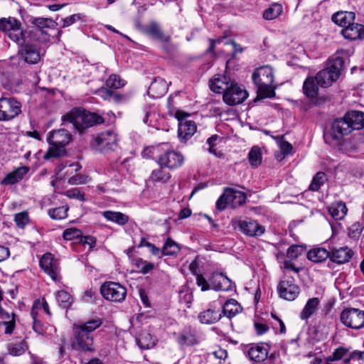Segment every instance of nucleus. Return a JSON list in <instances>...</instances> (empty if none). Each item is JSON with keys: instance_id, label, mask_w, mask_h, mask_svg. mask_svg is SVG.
<instances>
[{"instance_id": "f257e3e1", "label": "nucleus", "mask_w": 364, "mask_h": 364, "mask_svg": "<svg viewBox=\"0 0 364 364\" xmlns=\"http://www.w3.org/2000/svg\"><path fill=\"white\" fill-rule=\"evenodd\" d=\"M62 121L72 123L77 132L83 134L89 128L103 124L105 119L97 112L82 107H75L62 116Z\"/></svg>"}, {"instance_id": "f03ea898", "label": "nucleus", "mask_w": 364, "mask_h": 364, "mask_svg": "<svg viewBox=\"0 0 364 364\" xmlns=\"http://www.w3.org/2000/svg\"><path fill=\"white\" fill-rule=\"evenodd\" d=\"M252 78L254 84L257 86L258 98H272L275 96L274 87H272L274 74L270 66L259 68L253 73Z\"/></svg>"}, {"instance_id": "7ed1b4c3", "label": "nucleus", "mask_w": 364, "mask_h": 364, "mask_svg": "<svg viewBox=\"0 0 364 364\" xmlns=\"http://www.w3.org/2000/svg\"><path fill=\"white\" fill-rule=\"evenodd\" d=\"M71 133L65 129L53 130L49 133L47 141L50 147L44 155L48 160L51 158H59L66 154L65 146L72 141Z\"/></svg>"}, {"instance_id": "20e7f679", "label": "nucleus", "mask_w": 364, "mask_h": 364, "mask_svg": "<svg viewBox=\"0 0 364 364\" xmlns=\"http://www.w3.org/2000/svg\"><path fill=\"white\" fill-rule=\"evenodd\" d=\"M28 22L33 26V29L30 31L29 35L36 41L41 43L50 42L51 35L48 30L55 29L58 23L50 18L31 16Z\"/></svg>"}, {"instance_id": "39448f33", "label": "nucleus", "mask_w": 364, "mask_h": 364, "mask_svg": "<svg viewBox=\"0 0 364 364\" xmlns=\"http://www.w3.org/2000/svg\"><path fill=\"white\" fill-rule=\"evenodd\" d=\"M343 66L344 60L341 57L330 60L326 68L320 70L315 76L317 83L323 87L331 86L340 77Z\"/></svg>"}, {"instance_id": "423d86ee", "label": "nucleus", "mask_w": 364, "mask_h": 364, "mask_svg": "<svg viewBox=\"0 0 364 364\" xmlns=\"http://www.w3.org/2000/svg\"><path fill=\"white\" fill-rule=\"evenodd\" d=\"M352 132L351 127L349 125L346 117L344 114L343 117L336 118L331 124V130L324 132L323 139L326 144L331 146L340 145V149H343V145L341 144V139Z\"/></svg>"}, {"instance_id": "0eeeda50", "label": "nucleus", "mask_w": 364, "mask_h": 364, "mask_svg": "<svg viewBox=\"0 0 364 364\" xmlns=\"http://www.w3.org/2000/svg\"><path fill=\"white\" fill-rule=\"evenodd\" d=\"M0 31L6 33L10 40L16 43L24 42L25 32L20 21L14 18H1Z\"/></svg>"}, {"instance_id": "6e6552de", "label": "nucleus", "mask_w": 364, "mask_h": 364, "mask_svg": "<svg viewBox=\"0 0 364 364\" xmlns=\"http://www.w3.org/2000/svg\"><path fill=\"white\" fill-rule=\"evenodd\" d=\"M190 114L182 110H176L174 117L178 121V136L181 142L186 143L196 132L197 126L194 121L186 120Z\"/></svg>"}, {"instance_id": "1a4fd4ad", "label": "nucleus", "mask_w": 364, "mask_h": 364, "mask_svg": "<svg viewBox=\"0 0 364 364\" xmlns=\"http://www.w3.org/2000/svg\"><path fill=\"white\" fill-rule=\"evenodd\" d=\"M72 347L74 350L84 352H94L95 350L92 336L76 326L75 324L73 326Z\"/></svg>"}, {"instance_id": "9d476101", "label": "nucleus", "mask_w": 364, "mask_h": 364, "mask_svg": "<svg viewBox=\"0 0 364 364\" xmlns=\"http://www.w3.org/2000/svg\"><path fill=\"white\" fill-rule=\"evenodd\" d=\"M100 294L106 300L122 302L127 296V289L117 282H106L100 287Z\"/></svg>"}, {"instance_id": "9b49d317", "label": "nucleus", "mask_w": 364, "mask_h": 364, "mask_svg": "<svg viewBox=\"0 0 364 364\" xmlns=\"http://www.w3.org/2000/svg\"><path fill=\"white\" fill-rule=\"evenodd\" d=\"M341 323L346 327L353 329H360L364 327V311L355 308H346L340 315Z\"/></svg>"}, {"instance_id": "f8f14e48", "label": "nucleus", "mask_w": 364, "mask_h": 364, "mask_svg": "<svg viewBox=\"0 0 364 364\" xmlns=\"http://www.w3.org/2000/svg\"><path fill=\"white\" fill-rule=\"evenodd\" d=\"M176 341L182 349L198 345L200 339L195 327L188 325L178 333H173Z\"/></svg>"}, {"instance_id": "ddd939ff", "label": "nucleus", "mask_w": 364, "mask_h": 364, "mask_svg": "<svg viewBox=\"0 0 364 364\" xmlns=\"http://www.w3.org/2000/svg\"><path fill=\"white\" fill-rule=\"evenodd\" d=\"M21 112V103L13 97L0 98V121H10Z\"/></svg>"}, {"instance_id": "4468645a", "label": "nucleus", "mask_w": 364, "mask_h": 364, "mask_svg": "<svg viewBox=\"0 0 364 364\" xmlns=\"http://www.w3.org/2000/svg\"><path fill=\"white\" fill-rule=\"evenodd\" d=\"M330 252L329 261L327 262V267L330 269H334L337 265L348 263L354 255L353 251L346 246L332 247Z\"/></svg>"}, {"instance_id": "2eb2a0df", "label": "nucleus", "mask_w": 364, "mask_h": 364, "mask_svg": "<svg viewBox=\"0 0 364 364\" xmlns=\"http://www.w3.org/2000/svg\"><path fill=\"white\" fill-rule=\"evenodd\" d=\"M270 346L267 343H251L246 346L244 353L248 358L255 363H262L267 360Z\"/></svg>"}, {"instance_id": "dca6fc26", "label": "nucleus", "mask_w": 364, "mask_h": 364, "mask_svg": "<svg viewBox=\"0 0 364 364\" xmlns=\"http://www.w3.org/2000/svg\"><path fill=\"white\" fill-rule=\"evenodd\" d=\"M18 46V55L19 59L29 65H35L40 62L41 55L39 49L33 44L24 42L16 43Z\"/></svg>"}, {"instance_id": "f3484780", "label": "nucleus", "mask_w": 364, "mask_h": 364, "mask_svg": "<svg viewBox=\"0 0 364 364\" xmlns=\"http://www.w3.org/2000/svg\"><path fill=\"white\" fill-rule=\"evenodd\" d=\"M277 291L280 298L287 301H294L299 296L300 288L295 284L293 277H287L279 282Z\"/></svg>"}, {"instance_id": "a211bd4d", "label": "nucleus", "mask_w": 364, "mask_h": 364, "mask_svg": "<svg viewBox=\"0 0 364 364\" xmlns=\"http://www.w3.org/2000/svg\"><path fill=\"white\" fill-rule=\"evenodd\" d=\"M90 145L99 151L114 149L117 146V135L112 131L102 132L92 136Z\"/></svg>"}, {"instance_id": "6ab92c4d", "label": "nucleus", "mask_w": 364, "mask_h": 364, "mask_svg": "<svg viewBox=\"0 0 364 364\" xmlns=\"http://www.w3.org/2000/svg\"><path fill=\"white\" fill-rule=\"evenodd\" d=\"M184 162V156L178 151L168 150L161 154L157 160L159 166L171 170L181 167Z\"/></svg>"}, {"instance_id": "aec40b11", "label": "nucleus", "mask_w": 364, "mask_h": 364, "mask_svg": "<svg viewBox=\"0 0 364 364\" xmlns=\"http://www.w3.org/2000/svg\"><path fill=\"white\" fill-rule=\"evenodd\" d=\"M246 90L242 89L238 85L232 82L229 88L223 95L224 102L229 105H236L243 102L247 97Z\"/></svg>"}, {"instance_id": "412c9836", "label": "nucleus", "mask_w": 364, "mask_h": 364, "mask_svg": "<svg viewBox=\"0 0 364 364\" xmlns=\"http://www.w3.org/2000/svg\"><path fill=\"white\" fill-rule=\"evenodd\" d=\"M40 267L47 273L53 280L56 281L59 278L60 267L58 262L50 253H46L40 259Z\"/></svg>"}, {"instance_id": "4be33fe9", "label": "nucleus", "mask_w": 364, "mask_h": 364, "mask_svg": "<svg viewBox=\"0 0 364 364\" xmlns=\"http://www.w3.org/2000/svg\"><path fill=\"white\" fill-rule=\"evenodd\" d=\"M144 33L152 40L165 43L171 40V36L163 31L161 26L156 21H151L144 28Z\"/></svg>"}, {"instance_id": "5701e85b", "label": "nucleus", "mask_w": 364, "mask_h": 364, "mask_svg": "<svg viewBox=\"0 0 364 364\" xmlns=\"http://www.w3.org/2000/svg\"><path fill=\"white\" fill-rule=\"evenodd\" d=\"M240 230L245 235L258 237L264 234L265 228L255 220H242L238 224Z\"/></svg>"}, {"instance_id": "b1692460", "label": "nucleus", "mask_w": 364, "mask_h": 364, "mask_svg": "<svg viewBox=\"0 0 364 364\" xmlns=\"http://www.w3.org/2000/svg\"><path fill=\"white\" fill-rule=\"evenodd\" d=\"M222 318L220 309L212 307L211 306L199 313L198 319L202 324L211 325L218 322Z\"/></svg>"}, {"instance_id": "393cba45", "label": "nucleus", "mask_w": 364, "mask_h": 364, "mask_svg": "<svg viewBox=\"0 0 364 364\" xmlns=\"http://www.w3.org/2000/svg\"><path fill=\"white\" fill-rule=\"evenodd\" d=\"M168 85L160 77H155L148 88V95L153 98H159L165 95Z\"/></svg>"}, {"instance_id": "a878e982", "label": "nucleus", "mask_w": 364, "mask_h": 364, "mask_svg": "<svg viewBox=\"0 0 364 364\" xmlns=\"http://www.w3.org/2000/svg\"><path fill=\"white\" fill-rule=\"evenodd\" d=\"M341 34L346 39L355 41L364 38V26L358 23H352L341 31Z\"/></svg>"}, {"instance_id": "bb28decb", "label": "nucleus", "mask_w": 364, "mask_h": 364, "mask_svg": "<svg viewBox=\"0 0 364 364\" xmlns=\"http://www.w3.org/2000/svg\"><path fill=\"white\" fill-rule=\"evenodd\" d=\"M29 171L27 166H21L9 173L1 181V185H14L21 181Z\"/></svg>"}, {"instance_id": "cd10ccee", "label": "nucleus", "mask_w": 364, "mask_h": 364, "mask_svg": "<svg viewBox=\"0 0 364 364\" xmlns=\"http://www.w3.org/2000/svg\"><path fill=\"white\" fill-rule=\"evenodd\" d=\"M346 119L353 130H359L364 128V112L361 111L350 110L345 114Z\"/></svg>"}, {"instance_id": "c85d7f7f", "label": "nucleus", "mask_w": 364, "mask_h": 364, "mask_svg": "<svg viewBox=\"0 0 364 364\" xmlns=\"http://www.w3.org/2000/svg\"><path fill=\"white\" fill-rule=\"evenodd\" d=\"M232 82L228 76L221 75L218 77H214L210 81V87L214 92L224 94Z\"/></svg>"}, {"instance_id": "c756f323", "label": "nucleus", "mask_w": 364, "mask_h": 364, "mask_svg": "<svg viewBox=\"0 0 364 364\" xmlns=\"http://www.w3.org/2000/svg\"><path fill=\"white\" fill-rule=\"evenodd\" d=\"M355 18V13L342 11L336 12L331 17L332 21L343 28L353 23Z\"/></svg>"}, {"instance_id": "7c9ffc66", "label": "nucleus", "mask_w": 364, "mask_h": 364, "mask_svg": "<svg viewBox=\"0 0 364 364\" xmlns=\"http://www.w3.org/2000/svg\"><path fill=\"white\" fill-rule=\"evenodd\" d=\"M330 250L324 247H318L311 249L308 251L306 257L314 263H322L330 257Z\"/></svg>"}, {"instance_id": "2f4dec72", "label": "nucleus", "mask_w": 364, "mask_h": 364, "mask_svg": "<svg viewBox=\"0 0 364 364\" xmlns=\"http://www.w3.org/2000/svg\"><path fill=\"white\" fill-rule=\"evenodd\" d=\"M242 309L240 304L235 299H230L223 304L220 314L222 317L226 316L230 319L239 314Z\"/></svg>"}, {"instance_id": "473e14b6", "label": "nucleus", "mask_w": 364, "mask_h": 364, "mask_svg": "<svg viewBox=\"0 0 364 364\" xmlns=\"http://www.w3.org/2000/svg\"><path fill=\"white\" fill-rule=\"evenodd\" d=\"M319 304L320 300L317 297L308 299L300 313V318L304 321L308 320L318 310Z\"/></svg>"}, {"instance_id": "72a5a7b5", "label": "nucleus", "mask_w": 364, "mask_h": 364, "mask_svg": "<svg viewBox=\"0 0 364 364\" xmlns=\"http://www.w3.org/2000/svg\"><path fill=\"white\" fill-rule=\"evenodd\" d=\"M136 343L142 350H147L154 347L157 340L150 333L143 331L136 338Z\"/></svg>"}, {"instance_id": "f704fd0d", "label": "nucleus", "mask_w": 364, "mask_h": 364, "mask_svg": "<svg viewBox=\"0 0 364 364\" xmlns=\"http://www.w3.org/2000/svg\"><path fill=\"white\" fill-rule=\"evenodd\" d=\"M16 315L14 313L11 314L4 311L1 308L0 310V318L2 319L1 322V326L4 325L5 326V334L11 335L14 331L16 327Z\"/></svg>"}, {"instance_id": "c9c22d12", "label": "nucleus", "mask_w": 364, "mask_h": 364, "mask_svg": "<svg viewBox=\"0 0 364 364\" xmlns=\"http://www.w3.org/2000/svg\"><path fill=\"white\" fill-rule=\"evenodd\" d=\"M348 208L343 201H338L331 204L328 213L336 220H342L347 214Z\"/></svg>"}, {"instance_id": "e433bc0d", "label": "nucleus", "mask_w": 364, "mask_h": 364, "mask_svg": "<svg viewBox=\"0 0 364 364\" xmlns=\"http://www.w3.org/2000/svg\"><path fill=\"white\" fill-rule=\"evenodd\" d=\"M102 97L105 100L113 102L116 104H122L129 100V96L127 94H121L119 92L110 89L102 90Z\"/></svg>"}, {"instance_id": "4c0bfd02", "label": "nucleus", "mask_w": 364, "mask_h": 364, "mask_svg": "<svg viewBox=\"0 0 364 364\" xmlns=\"http://www.w3.org/2000/svg\"><path fill=\"white\" fill-rule=\"evenodd\" d=\"M164 167L154 169L149 177V181L153 183H160L162 184L167 183L171 178L169 172L164 170Z\"/></svg>"}, {"instance_id": "58836bf2", "label": "nucleus", "mask_w": 364, "mask_h": 364, "mask_svg": "<svg viewBox=\"0 0 364 364\" xmlns=\"http://www.w3.org/2000/svg\"><path fill=\"white\" fill-rule=\"evenodd\" d=\"M318 86L315 77H307L303 85L304 95L309 98L316 97L318 95Z\"/></svg>"}, {"instance_id": "ea45409f", "label": "nucleus", "mask_w": 364, "mask_h": 364, "mask_svg": "<svg viewBox=\"0 0 364 364\" xmlns=\"http://www.w3.org/2000/svg\"><path fill=\"white\" fill-rule=\"evenodd\" d=\"M102 214L107 220L115 223L119 225H124L129 221L128 215L121 212L106 210L102 212Z\"/></svg>"}, {"instance_id": "a19ab883", "label": "nucleus", "mask_w": 364, "mask_h": 364, "mask_svg": "<svg viewBox=\"0 0 364 364\" xmlns=\"http://www.w3.org/2000/svg\"><path fill=\"white\" fill-rule=\"evenodd\" d=\"M7 349L9 355L20 356L28 350V345L24 341L12 342L8 344Z\"/></svg>"}, {"instance_id": "79ce46f5", "label": "nucleus", "mask_w": 364, "mask_h": 364, "mask_svg": "<svg viewBox=\"0 0 364 364\" xmlns=\"http://www.w3.org/2000/svg\"><path fill=\"white\" fill-rule=\"evenodd\" d=\"M230 200H231V207L235 208L237 206L242 205L246 202V195L245 193L236 191L232 188H228Z\"/></svg>"}, {"instance_id": "37998d69", "label": "nucleus", "mask_w": 364, "mask_h": 364, "mask_svg": "<svg viewBox=\"0 0 364 364\" xmlns=\"http://www.w3.org/2000/svg\"><path fill=\"white\" fill-rule=\"evenodd\" d=\"M103 323L102 318L99 317H95L91 319H89L88 321L76 325V326L79 327L80 328L84 330L85 331L91 333L98 328H100Z\"/></svg>"}, {"instance_id": "c03bdc74", "label": "nucleus", "mask_w": 364, "mask_h": 364, "mask_svg": "<svg viewBox=\"0 0 364 364\" xmlns=\"http://www.w3.org/2000/svg\"><path fill=\"white\" fill-rule=\"evenodd\" d=\"M180 251V247L176 242L170 238H168L164 243L162 250H161L160 257L161 255L173 256Z\"/></svg>"}, {"instance_id": "a18cd8bd", "label": "nucleus", "mask_w": 364, "mask_h": 364, "mask_svg": "<svg viewBox=\"0 0 364 364\" xmlns=\"http://www.w3.org/2000/svg\"><path fill=\"white\" fill-rule=\"evenodd\" d=\"M262 152L258 146H253L249 154L248 159L252 167L256 168L262 163Z\"/></svg>"}, {"instance_id": "49530a36", "label": "nucleus", "mask_w": 364, "mask_h": 364, "mask_svg": "<svg viewBox=\"0 0 364 364\" xmlns=\"http://www.w3.org/2000/svg\"><path fill=\"white\" fill-rule=\"evenodd\" d=\"M56 299L63 309H68L73 302L70 294L65 290H60L56 293Z\"/></svg>"}, {"instance_id": "de8ad7c7", "label": "nucleus", "mask_w": 364, "mask_h": 364, "mask_svg": "<svg viewBox=\"0 0 364 364\" xmlns=\"http://www.w3.org/2000/svg\"><path fill=\"white\" fill-rule=\"evenodd\" d=\"M282 12V6L279 4H273L264 10L263 17L266 20H273L277 18Z\"/></svg>"}, {"instance_id": "09e8293b", "label": "nucleus", "mask_w": 364, "mask_h": 364, "mask_svg": "<svg viewBox=\"0 0 364 364\" xmlns=\"http://www.w3.org/2000/svg\"><path fill=\"white\" fill-rule=\"evenodd\" d=\"M133 264L137 269L138 272L146 274L154 268V264L151 262L144 260L141 258H136L133 259Z\"/></svg>"}, {"instance_id": "8fccbe9b", "label": "nucleus", "mask_w": 364, "mask_h": 364, "mask_svg": "<svg viewBox=\"0 0 364 364\" xmlns=\"http://www.w3.org/2000/svg\"><path fill=\"white\" fill-rule=\"evenodd\" d=\"M69 207L68 205H62L58 208L48 210L49 216L54 220L65 219L68 216Z\"/></svg>"}, {"instance_id": "3c124183", "label": "nucleus", "mask_w": 364, "mask_h": 364, "mask_svg": "<svg viewBox=\"0 0 364 364\" xmlns=\"http://www.w3.org/2000/svg\"><path fill=\"white\" fill-rule=\"evenodd\" d=\"M326 173L322 171H318L314 177L309 186V190L312 191H317L320 189L321 186L324 184L326 178Z\"/></svg>"}, {"instance_id": "603ef678", "label": "nucleus", "mask_w": 364, "mask_h": 364, "mask_svg": "<svg viewBox=\"0 0 364 364\" xmlns=\"http://www.w3.org/2000/svg\"><path fill=\"white\" fill-rule=\"evenodd\" d=\"M228 188L219 197L215 203L216 209L218 211H223L226 209L228 205H231V200Z\"/></svg>"}, {"instance_id": "864d4df0", "label": "nucleus", "mask_w": 364, "mask_h": 364, "mask_svg": "<svg viewBox=\"0 0 364 364\" xmlns=\"http://www.w3.org/2000/svg\"><path fill=\"white\" fill-rule=\"evenodd\" d=\"M105 84L108 89H119L124 85V81L119 75L112 74L106 80Z\"/></svg>"}, {"instance_id": "5fc2aeb1", "label": "nucleus", "mask_w": 364, "mask_h": 364, "mask_svg": "<svg viewBox=\"0 0 364 364\" xmlns=\"http://www.w3.org/2000/svg\"><path fill=\"white\" fill-rule=\"evenodd\" d=\"M223 273H218L217 272H214L211 274L210 277L208 278L210 289L215 291L221 290L220 282L221 279H223Z\"/></svg>"}, {"instance_id": "6e6d98bb", "label": "nucleus", "mask_w": 364, "mask_h": 364, "mask_svg": "<svg viewBox=\"0 0 364 364\" xmlns=\"http://www.w3.org/2000/svg\"><path fill=\"white\" fill-rule=\"evenodd\" d=\"M304 250L305 248L302 245H292L288 248L287 255L289 259H295L301 255Z\"/></svg>"}, {"instance_id": "4d7b16f0", "label": "nucleus", "mask_w": 364, "mask_h": 364, "mask_svg": "<svg viewBox=\"0 0 364 364\" xmlns=\"http://www.w3.org/2000/svg\"><path fill=\"white\" fill-rule=\"evenodd\" d=\"M82 237V232L77 228H68L64 230L63 237L66 240H72L74 239H79Z\"/></svg>"}, {"instance_id": "13d9d810", "label": "nucleus", "mask_w": 364, "mask_h": 364, "mask_svg": "<svg viewBox=\"0 0 364 364\" xmlns=\"http://www.w3.org/2000/svg\"><path fill=\"white\" fill-rule=\"evenodd\" d=\"M142 247H146L149 248V251L151 252L152 255L160 257L161 250L156 246H155V245L147 241L144 237L141 239L140 243L138 245L139 248Z\"/></svg>"}, {"instance_id": "bf43d9fd", "label": "nucleus", "mask_w": 364, "mask_h": 364, "mask_svg": "<svg viewBox=\"0 0 364 364\" xmlns=\"http://www.w3.org/2000/svg\"><path fill=\"white\" fill-rule=\"evenodd\" d=\"M14 220L16 225L20 228H24V227L28 223L29 218L27 212H21L17 213L14 216Z\"/></svg>"}, {"instance_id": "052dcab7", "label": "nucleus", "mask_w": 364, "mask_h": 364, "mask_svg": "<svg viewBox=\"0 0 364 364\" xmlns=\"http://www.w3.org/2000/svg\"><path fill=\"white\" fill-rule=\"evenodd\" d=\"M49 327L50 326L48 323H43L41 320H35V321H33V329L39 335L43 336L46 334Z\"/></svg>"}, {"instance_id": "680f3d73", "label": "nucleus", "mask_w": 364, "mask_h": 364, "mask_svg": "<svg viewBox=\"0 0 364 364\" xmlns=\"http://www.w3.org/2000/svg\"><path fill=\"white\" fill-rule=\"evenodd\" d=\"M85 16L82 14H75L63 19V27L70 26L77 21L82 20Z\"/></svg>"}, {"instance_id": "e2e57ef3", "label": "nucleus", "mask_w": 364, "mask_h": 364, "mask_svg": "<svg viewBox=\"0 0 364 364\" xmlns=\"http://www.w3.org/2000/svg\"><path fill=\"white\" fill-rule=\"evenodd\" d=\"M65 196L70 198L77 199L80 201H85V193L81 192L78 188H72L65 192Z\"/></svg>"}, {"instance_id": "0e129e2a", "label": "nucleus", "mask_w": 364, "mask_h": 364, "mask_svg": "<svg viewBox=\"0 0 364 364\" xmlns=\"http://www.w3.org/2000/svg\"><path fill=\"white\" fill-rule=\"evenodd\" d=\"M87 181V176L82 174H76L68 179L70 185L85 184Z\"/></svg>"}, {"instance_id": "69168bd1", "label": "nucleus", "mask_w": 364, "mask_h": 364, "mask_svg": "<svg viewBox=\"0 0 364 364\" xmlns=\"http://www.w3.org/2000/svg\"><path fill=\"white\" fill-rule=\"evenodd\" d=\"M196 284L201 288V291H205L210 289L208 280H207L202 274H197L196 277Z\"/></svg>"}, {"instance_id": "338daca9", "label": "nucleus", "mask_w": 364, "mask_h": 364, "mask_svg": "<svg viewBox=\"0 0 364 364\" xmlns=\"http://www.w3.org/2000/svg\"><path fill=\"white\" fill-rule=\"evenodd\" d=\"M221 290L220 291H231L233 287H235L232 280L230 279L226 275L223 274V279L220 282Z\"/></svg>"}, {"instance_id": "774afa93", "label": "nucleus", "mask_w": 364, "mask_h": 364, "mask_svg": "<svg viewBox=\"0 0 364 364\" xmlns=\"http://www.w3.org/2000/svg\"><path fill=\"white\" fill-rule=\"evenodd\" d=\"M267 363L265 364H282L280 355L278 352H273L270 354L268 353L267 358Z\"/></svg>"}]
</instances>
